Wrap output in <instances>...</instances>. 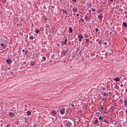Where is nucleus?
<instances>
[{
  "instance_id": "1",
  "label": "nucleus",
  "mask_w": 127,
  "mask_h": 127,
  "mask_svg": "<svg viewBox=\"0 0 127 127\" xmlns=\"http://www.w3.org/2000/svg\"><path fill=\"white\" fill-rule=\"evenodd\" d=\"M0 46L2 47V49H5L7 46H6V40L4 39H0Z\"/></svg>"
},
{
  "instance_id": "2",
  "label": "nucleus",
  "mask_w": 127,
  "mask_h": 127,
  "mask_svg": "<svg viewBox=\"0 0 127 127\" xmlns=\"http://www.w3.org/2000/svg\"><path fill=\"white\" fill-rule=\"evenodd\" d=\"M51 114L53 117H55L56 118H57V112L55 111V110L52 111Z\"/></svg>"
},
{
  "instance_id": "3",
  "label": "nucleus",
  "mask_w": 127,
  "mask_h": 127,
  "mask_svg": "<svg viewBox=\"0 0 127 127\" xmlns=\"http://www.w3.org/2000/svg\"><path fill=\"white\" fill-rule=\"evenodd\" d=\"M80 56H81L82 57H84V56H85V55H86V52H85V51L81 50L80 51Z\"/></svg>"
},
{
  "instance_id": "4",
  "label": "nucleus",
  "mask_w": 127,
  "mask_h": 127,
  "mask_svg": "<svg viewBox=\"0 0 127 127\" xmlns=\"http://www.w3.org/2000/svg\"><path fill=\"white\" fill-rule=\"evenodd\" d=\"M78 38H79V41H80V42H81V41H82V39H83V38H84V36L82 35H79L78 36Z\"/></svg>"
},
{
  "instance_id": "5",
  "label": "nucleus",
  "mask_w": 127,
  "mask_h": 127,
  "mask_svg": "<svg viewBox=\"0 0 127 127\" xmlns=\"http://www.w3.org/2000/svg\"><path fill=\"white\" fill-rule=\"evenodd\" d=\"M61 115H64L65 114V109L61 108L60 110Z\"/></svg>"
},
{
  "instance_id": "6",
  "label": "nucleus",
  "mask_w": 127,
  "mask_h": 127,
  "mask_svg": "<svg viewBox=\"0 0 127 127\" xmlns=\"http://www.w3.org/2000/svg\"><path fill=\"white\" fill-rule=\"evenodd\" d=\"M6 62L8 64H11V63H12V61L10 59H6Z\"/></svg>"
},
{
  "instance_id": "7",
  "label": "nucleus",
  "mask_w": 127,
  "mask_h": 127,
  "mask_svg": "<svg viewBox=\"0 0 127 127\" xmlns=\"http://www.w3.org/2000/svg\"><path fill=\"white\" fill-rule=\"evenodd\" d=\"M9 116H10V117H11V118H14V117H15V114H14V113H13L10 112L9 113Z\"/></svg>"
},
{
  "instance_id": "8",
  "label": "nucleus",
  "mask_w": 127,
  "mask_h": 127,
  "mask_svg": "<svg viewBox=\"0 0 127 127\" xmlns=\"http://www.w3.org/2000/svg\"><path fill=\"white\" fill-rule=\"evenodd\" d=\"M67 41H68V40H67V39H66L64 42H62V46L65 45V44H67Z\"/></svg>"
},
{
  "instance_id": "9",
  "label": "nucleus",
  "mask_w": 127,
  "mask_h": 127,
  "mask_svg": "<svg viewBox=\"0 0 127 127\" xmlns=\"http://www.w3.org/2000/svg\"><path fill=\"white\" fill-rule=\"evenodd\" d=\"M98 18H99V19H103V14H100L98 15Z\"/></svg>"
},
{
  "instance_id": "10",
  "label": "nucleus",
  "mask_w": 127,
  "mask_h": 127,
  "mask_svg": "<svg viewBox=\"0 0 127 127\" xmlns=\"http://www.w3.org/2000/svg\"><path fill=\"white\" fill-rule=\"evenodd\" d=\"M66 53H67V52L63 51L62 52V55H63V56H65Z\"/></svg>"
},
{
  "instance_id": "11",
  "label": "nucleus",
  "mask_w": 127,
  "mask_h": 127,
  "mask_svg": "<svg viewBox=\"0 0 127 127\" xmlns=\"http://www.w3.org/2000/svg\"><path fill=\"white\" fill-rule=\"evenodd\" d=\"M124 103L125 106H126V107H127V99H126L125 100H124Z\"/></svg>"
},
{
  "instance_id": "12",
  "label": "nucleus",
  "mask_w": 127,
  "mask_h": 127,
  "mask_svg": "<svg viewBox=\"0 0 127 127\" xmlns=\"http://www.w3.org/2000/svg\"><path fill=\"white\" fill-rule=\"evenodd\" d=\"M72 11H73L74 12H77V11H78V8H72Z\"/></svg>"
},
{
  "instance_id": "13",
  "label": "nucleus",
  "mask_w": 127,
  "mask_h": 127,
  "mask_svg": "<svg viewBox=\"0 0 127 127\" xmlns=\"http://www.w3.org/2000/svg\"><path fill=\"white\" fill-rule=\"evenodd\" d=\"M123 26H124V27H127V22H124L123 23Z\"/></svg>"
},
{
  "instance_id": "14",
  "label": "nucleus",
  "mask_w": 127,
  "mask_h": 127,
  "mask_svg": "<svg viewBox=\"0 0 127 127\" xmlns=\"http://www.w3.org/2000/svg\"><path fill=\"white\" fill-rule=\"evenodd\" d=\"M114 80L116 81V82H119V81H120V78H119V77H118L114 79Z\"/></svg>"
},
{
  "instance_id": "15",
  "label": "nucleus",
  "mask_w": 127,
  "mask_h": 127,
  "mask_svg": "<svg viewBox=\"0 0 127 127\" xmlns=\"http://www.w3.org/2000/svg\"><path fill=\"white\" fill-rule=\"evenodd\" d=\"M99 121H103L104 120V118L103 117H102V116H100L99 118Z\"/></svg>"
},
{
  "instance_id": "16",
  "label": "nucleus",
  "mask_w": 127,
  "mask_h": 127,
  "mask_svg": "<svg viewBox=\"0 0 127 127\" xmlns=\"http://www.w3.org/2000/svg\"><path fill=\"white\" fill-rule=\"evenodd\" d=\"M42 61L43 62H44V61H46V58H45V57H42Z\"/></svg>"
},
{
  "instance_id": "17",
  "label": "nucleus",
  "mask_w": 127,
  "mask_h": 127,
  "mask_svg": "<svg viewBox=\"0 0 127 127\" xmlns=\"http://www.w3.org/2000/svg\"><path fill=\"white\" fill-rule=\"evenodd\" d=\"M69 31L70 33H72L73 32V29L72 28H69Z\"/></svg>"
},
{
  "instance_id": "18",
  "label": "nucleus",
  "mask_w": 127,
  "mask_h": 127,
  "mask_svg": "<svg viewBox=\"0 0 127 127\" xmlns=\"http://www.w3.org/2000/svg\"><path fill=\"white\" fill-rule=\"evenodd\" d=\"M27 116H31V112L28 111H27Z\"/></svg>"
},
{
  "instance_id": "19",
  "label": "nucleus",
  "mask_w": 127,
  "mask_h": 127,
  "mask_svg": "<svg viewBox=\"0 0 127 127\" xmlns=\"http://www.w3.org/2000/svg\"><path fill=\"white\" fill-rule=\"evenodd\" d=\"M102 122H103L104 123H105L106 124H109V121L108 120H102Z\"/></svg>"
},
{
  "instance_id": "20",
  "label": "nucleus",
  "mask_w": 127,
  "mask_h": 127,
  "mask_svg": "<svg viewBox=\"0 0 127 127\" xmlns=\"http://www.w3.org/2000/svg\"><path fill=\"white\" fill-rule=\"evenodd\" d=\"M66 126L67 127H70V126H71V123L70 122L66 123Z\"/></svg>"
},
{
  "instance_id": "21",
  "label": "nucleus",
  "mask_w": 127,
  "mask_h": 127,
  "mask_svg": "<svg viewBox=\"0 0 127 127\" xmlns=\"http://www.w3.org/2000/svg\"><path fill=\"white\" fill-rule=\"evenodd\" d=\"M31 65L32 66H34V65H35V63L34 62H32L31 63Z\"/></svg>"
},
{
  "instance_id": "22",
  "label": "nucleus",
  "mask_w": 127,
  "mask_h": 127,
  "mask_svg": "<svg viewBox=\"0 0 127 127\" xmlns=\"http://www.w3.org/2000/svg\"><path fill=\"white\" fill-rule=\"evenodd\" d=\"M98 123H99V121L98 120V119H97L95 121L94 124H95V125H97V124H98Z\"/></svg>"
},
{
  "instance_id": "23",
  "label": "nucleus",
  "mask_w": 127,
  "mask_h": 127,
  "mask_svg": "<svg viewBox=\"0 0 127 127\" xmlns=\"http://www.w3.org/2000/svg\"><path fill=\"white\" fill-rule=\"evenodd\" d=\"M115 89H116L117 90H119V89L120 88V87H119V86H118V85H116V86H115Z\"/></svg>"
},
{
  "instance_id": "24",
  "label": "nucleus",
  "mask_w": 127,
  "mask_h": 127,
  "mask_svg": "<svg viewBox=\"0 0 127 127\" xmlns=\"http://www.w3.org/2000/svg\"><path fill=\"white\" fill-rule=\"evenodd\" d=\"M84 37H85L86 38H88L89 37V35L85 34L84 35Z\"/></svg>"
},
{
  "instance_id": "25",
  "label": "nucleus",
  "mask_w": 127,
  "mask_h": 127,
  "mask_svg": "<svg viewBox=\"0 0 127 127\" xmlns=\"http://www.w3.org/2000/svg\"><path fill=\"white\" fill-rule=\"evenodd\" d=\"M101 12H102V10H101V9H99V10L97 11V13H101Z\"/></svg>"
},
{
  "instance_id": "26",
  "label": "nucleus",
  "mask_w": 127,
  "mask_h": 127,
  "mask_svg": "<svg viewBox=\"0 0 127 127\" xmlns=\"http://www.w3.org/2000/svg\"><path fill=\"white\" fill-rule=\"evenodd\" d=\"M86 43H89V42H90V39H86Z\"/></svg>"
},
{
  "instance_id": "27",
  "label": "nucleus",
  "mask_w": 127,
  "mask_h": 127,
  "mask_svg": "<svg viewBox=\"0 0 127 127\" xmlns=\"http://www.w3.org/2000/svg\"><path fill=\"white\" fill-rule=\"evenodd\" d=\"M92 11H93V12H95L96 11V9L95 8H91Z\"/></svg>"
},
{
  "instance_id": "28",
  "label": "nucleus",
  "mask_w": 127,
  "mask_h": 127,
  "mask_svg": "<svg viewBox=\"0 0 127 127\" xmlns=\"http://www.w3.org/2000/svg\"><path fill=\"white\" fill-rule=\"evenodd\" d=\"M63 12H64V13H65L66 14H67V11H66V10L65 9H63Z\"/></svg>"
},
{
  "instance_id": "29",
  "label": "nucleus",
  "mask_w": 127,
  "mask_h": 127,
  "mask_svg": "<svg viewBox=\"0 0 127 127\" xmlns=\"http://www.w3.org/2000/svg\"><path fill=\"white\" fill-rule=\"evenodd\" d=\"M92 7V4H88V7Z\"/></svg>"
},
{
  "instance_id": "30",
  "label": "nucleus",
  "mask_w": 127,
  "mask_h": 127,
  "mask_svg": "<svg viewBox=\"0 0 127 127\" xmlns=\"http://www.w3.org/2000/svg\"><path fill=\"white\" fill-rule=\"evenodd\" d=\"M35 32H36V33H37V34L39 33V32H40L39 30H37V29L36 30Z\"/></svg>"
},
{
  "instance_id": "31",
  "label": "nucleus",
  "mask_w": 127,
  "mask_h": 127,
  "mask_svg": "<svg viewBox=\"0 0 127 127\" xmlns=\"http://www.w3.org/2000/svg\"><path fill=\"white\" fill-rule=\"evenodd\" d=\"M34 39V37L33 36H30V39H31V40H33V39Z\"/></svg>"
},
{
  "instance_id": "32",
  "label": "nucleus",
  "mask_w": 127,
  "mask_h": 127,
  "mask_svg": "<svg viewBox=\"0 0 127 127\" xmlns=\"http://www.w3.org/2000/svg\"><path fill=\"white\" fill-rule=\"evenodd\" d=\"M100 112H98V113H96V116H97V117H99L100 116Z\"/></svg>"
},
{
  "instance_id": "33",
  "label": "nucleus",
  "mask_w": 127,
  "mask_h": 127,
  "mask_svg": "<svg viewBox=\"0 0 127 127\" xmlns=\"http://www.w3.org/2000/svg\"><path fill=\"white\" fill-rule=\"evenodd\" d=\"M111 110H113V111H114V110H115V109H114V106H111L110 108Z\"/></svg>"
},
{
  "instance_id": "34",
  "label": "nucleus",
  "mask_w": 127,
  "mask_h": 127,
  "mask_svg": "<svg viewBox=\"0 0 127 127\" xmlns=\"http://www.w3.org/2000/svg\"><path fill=\"white\" fill-rule=\"evenodd\" d=\"M102 101H107V99H106V98H103L102 99Z\"/></svg>"
},
{
  "instance_id": "35",
  "label": "nucleus",
  "mask_w": 127,
  "mask_h": 127,
  "mask_svg": "<svg viewBox=\"0 0 127 127\" xmlns=\"http://www.w3.org/2000/svg\"><path fill=\"white\" fill-rule=\"evenodd\" d=\"M72 2H75L76 3V0H71Z\"/></svg>"
},
{
  "instance_id": "36",
  "label": "nucleus",
  "mask_w": 127,
  "mask_h": 127,
  "mask_svg": "<svg viewBox=\"0 0 127 127\" xmlns=\"http://www.w3.org/2000/svg\"><path fill=\"white\" fill-rule=\"evenodd\" d=\"M99 30V29H98V28H96L95 29V31H96V32H97V31Z\"/></svg>"
},
{
  "instance_id": "37",
  "label": "nucleus",
  "mask_w": 127,
  "mask_h": 127,
  "mask_svg": "<svg viewBox=\"0 0 127 127\" xmlns=\"http://www.w3.org/2000/svg\"><path fill=\"white\" fill-rule=\"evenodd\" d=\"M80 20H81V21H82V22H84V20L83 19H80Z\"/></svg>"
},
{
  "instance_id": "38",
  "label": "nucleus",
  "mask_w": 127,
  "mask_h": 127,
  "mask_svg": "<svg viewBox=\"0 0 127 127\" xmlns=\"http://www.w3.org/2000/svg\"><path fill=\"white\" fill-rule=\"evenodd\" d=\"M6 127H10V125L9 124L8 125H6Z\"/></svg>"
},
{
  "instance_id": "39",
  "label": "nucleus",
  "mask_w": 127,
  "mask_h": 127,
  "mask_svg": "<svg viewBox=\"0 0 127 127\" xmlns=\"http://www.w3.org/2000/svg\"><path fill=\"white\" fill-rule=\"evenodd\" d=\"M121 87H124V84H121Z\"/></svg>"
},
{
  "instance_id": "40",
  "label": "nucleus",
  "mask_w": 127,
  "mask_h": 127,
  "mask_svg": "<svg viewBox=\"0 0 127 127\" xmlns=\"http://www.w3.org/2000/svg\"><path fill=\"white\" fill-rule=\"evenodd\" d=\"M106 95H107V94H106V93L103 94V96H106Z\"/></svg>"
},
{
  "instance_id": "41",
  "label": "nucleus",
  "mask_w": 127,
  "mask_h": 127,
  "mask_svg": "<svg viewBox=\"0 0 127 127\" xmlns=\"http://www.w3.org/2000/svg\"><path fill=\"white\" fill-rule=\"evenodd\" d=\"M110 0L111 1V2H113L114 1V0Z\"/></svg>"
},
{
  "instance_id": "42",
  "label": "nucleus",
  "mask_w": 127,
  "mask_h": 127,
  "mask_svg": "<svg viewBox=\"0 0 127 127\" xmlns=\"http://www.w3.org/2000/svg\"><path fill=\"white\" fill-rule=\"evenodd\" d=\"M104 45H107V42H105V43H104Z\"/></svg>"
},
{
  "instance_id": "43",
  "label": "nucleus",
  "mask_w": 127,
  "mask_h": 127,
  "mask_svg": "<svg viewBox=\"0 0 127 127\" xmlns=\"http://www.w3.org/2000/svg\"><path fill=\"white\" fill-rule=\"evenodd\" d=\"M10 73H11V75H12V74L13 73V72H10Z\"/></svg>"
},
{
  "instance_id": "44",
  "label": "nucleus",
  "mask_w": 127,
  "mask_h": 127,
  "mask_svg": "<svg viewBox=\"0 0 127 127\" xmlns=\"http://www.w3.org/2000/svg\"><path fill=\"white\" fill-rule=\"evenodd\" d=\"M76 16H77V17L79 16V14H77Z\"/></svg>"
},
{
  "instance_id": "45",
  "label": "nucleus",
  "mask_w": 127,
  "mask_h": 127,
  "mask_svg": "<svg viewBox=\"0 0 127 127\" xmlns=\"http://www.w3.org/2000/svg\"><path fill=\"white\" fill-rule=\"evenodd\" d=\"M27 52H28L27 51H25V54H26V53H27Z\"/></svg>"
},
{
  "instance_id": "46",
  "label": "nucleus",
  "mask_w": 127,
  "mask_h": 127,
  "mask_svg": "<svg viewBox=\"0 0 127 127\" xmlns=\"http://www.w3.org/2000/svg\"><path fill=\"white\" fill-rule=\"evenodd\" d=\"M102 110H104V107H101Z\"/></svg>"
},
{
  "instance_id": "47",
  "label": "nucleus",
  "mask_w": 127,
  "mask_h": 127,
  "mask_svg": "<svg viewBox=\"0 0 127 127\" xmlns=\"http://www.w3.org/2000/svg\"><path fill=\"white\" fill-rule=\"evenodd\" d=\"M25 50H22V52H24Z\"/></svg>"
},
{
  "instance_id": "48",
  "label": "nucleus",
  "mask_w": 127,
  "mask_h": 127,
  "mask_svg": "<svg viewBox=\"0 0 127 127\" xmlns=\"http://www.w3.org/2000/svg\"><path fill=\"white\" fill-rule=\"evenodd\" d=\"M124 13H127V11H125V12H124Z\"/></svg>"
},
{
  "instance_id": "49",
  "label": "nucleus",
  "mask_w": 127,
  "mask_h": 127,
  "mask_svg": "<svg viewBox=\"0 0 127 127\" xmlns=\"http://www.w3.org/2000/svg\"><path fill=\"white\" fill-rule=\"evenodd\" d=\"M126 114H127V110L126 111Z\"/></svg>"
},
{
  "instance_id": "50",
  "label": "nucleus",
  "mask_w": 127,
  "mask_h": 127,
  "mask_svg": "<svg viewBox=\"0 0 127 127\" xmlns=\"http://www.w3.org/2000/svg\"><path fill=\"white\" fill-rule=\"evenodd\" d=\"M10 68L9 67L8 68V70H9Z\"/></svg>"
},
{
  "instance_id": "51",
  "label": "nucleus",
  "mask_w": 127,
  "mask_h": 127,
  "mask_svg": "<svg viewBox=\"0 0 127 127\" xmlns=\"http://www.w3.org/2000/svg\"><path fill=\"white\" fill-rule=\"evenodd\" d=\"M44 8H45V6H44Z\"/></svg>"
},
{
  "instance_id": "52",
  "label": "nucleus",
  "mask_w": 127,
  "mask_h": 127,
  "mask_svg": "<svg viewBox=\"0 0 127 127\" xmlns=\"http://www.w3.org/2000/svg\"><path fill=\"white\" fill-rule=\"evenodd\" d=\"M122 92H124V90H122Z\"/></svg>"
},
{
  "instance_id": "53",
  "label": "nucleus",
  "mask_w": 127,
  "mask_h": 127,
  "mask_svg": "<svg viewBox=\"0 0 127 127\" xmlns=\"http://www.w3.org/2000/svg\"><path fill=\"white\" fill-rule=\"evenodd\" d=\"M72 107H74V105H72Z\"/></svg>"
},
{
  "instance_id": "54",
  "label": "nucleus",
  "mask_w": 127,
  "mask_h": 127,
  "mask_svg": "<svg viewBox=\"0 0 127 127\" xmlns=\"http://www.w3.org/2000/svg\"><path fill=\"white\" fill-rule=\"evenodd\" d=\"M115 97V95H113V98Z\"/></svg>"
},
{
  "instance_id": "55",
  "label": "nucleus",
  "mask_w": 127,
  "mask_h": 127,
  "mask_svg": "<svg viewBox=\"0 0 127 127\" xmlns=\"http://www.w3.org/2000/svg\"><path fill=\"white\" fill-rule=\"evenodd\" d=\"M73 15H75V13L73 14Z\"/></svg>"
},
{
  "instance_id": "56",
  "label": "nucleus",
  "mask_w": 127,
  "mask_h": 127,
  "mask_svg": "<svg viewBox=\"0 0 127 127\" xmlns=\"http://www.w3.org/2000/svg\"><path fill=\"white\" fill-rule=\"evenodd\" d=\"M59 110H60V108H59Z\"/></svg>"
},
{
  "instance_id": "57",
  "label": "nucleus",
  "mask_w": 127,
  "mask_h": 127,
  "mask_svg": "<svg viewBox=\"0 0 127 127\" xmlns=\"http://www.w3.org/2000/svg\"><path fill=\"white\" fill-rule=\"evenodd\" d=\"M33 127H35V126H34Z\"/></svg>"
},
{
  "instance_id": "58",
  "label": "nucleus",
  "mask_w": 127,
  "mask_h": 127,
  "mask_svg": "<svg viewBox=\"0 0 127 127\" xmlns=\"http://www.w3.org/2000/svg\"><path fill=\"white\" fill-rule=\"evenodd\" d=\"M4 0L6 1V0Z\"/></svg>"
}]
</instances>
